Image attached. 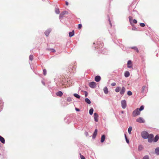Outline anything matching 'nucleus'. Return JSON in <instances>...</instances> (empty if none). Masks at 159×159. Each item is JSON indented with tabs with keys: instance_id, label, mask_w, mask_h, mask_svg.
Here are the masks:
<instances>
[{
	"instance_id": "obj_3",
	"label": "nucleus",
	"mask_w": 159,
	"mask_h": 159,
	"mask_svg": "<svg viewBox=\"0 0 159 159\" xmlns=\"http://www.w3.org/2000/svg\"><path fill=\"white\" fill-rule=\"evenodd\" d=\"M149 135L148 132L146 131H143L141 133L142 137L144 139H147Z\"/></svg>"
},
{
	"instance_id": "obj_37",
	"label": "nucleus",
	"mask_w": 159,
	"mask_h": 159,
	"mask_svg": "<svg viewBox=\"0 0 159 159\" xmlns=\"http://www.w3.org/2000/svg\"><path fill=\"white\" fill-rule=\"evenodd\" d=\"M140 25L142 27H143L145 26V25L144 23H141L140 24Z\"/></svg>"
},
{
	"instance_id": "obj_49",
	"label": "nucleus",
	"mask_w": 159,
	"mask_h": 159,
	"mask_svg": "<svg viewBox=\"0 0 159 159\" xmlns=\"http://www.w3.org/2000/svg\"><path fill=\"white\" fill-rule=\"evenodd\" d=\"M68 2H66V5H68Z\"/></svg>"
},
{
	"instance_id": "obj_29",
	"label": "nucleus",
	"mask_w": 159,
	"mask_h": 159,
	"mask_svg": "<svg viewBox=\"0 0 159 159\" xmlns=\"http://www.w3.org/2000/svg\"><path fill=\"white\" fill-rule=\"evenodd\" d=\"M125 139L126 140V141L127 143H129V140L127 138V137L126 136V135L125 134Z\"/></svg>"
},
{
	"instance_id": "obj_50",
	"label": "nucleus",
	"mask_w": 159,
	"mask_h": 159,
	"mask_svg": "<svg viewBox=\"0 0 159 159\" xmlns=\"http://www.w3.org/2000/svg\"><path fill=\"white\" fill-rule=\"evenodd\" d=\"M109 22H110V25H111V21H110V19H109Z\"/></svg>"
},
{
	"instance_id": "obj_26",
	"label": "nucleus",
	"mask_w": 159,
	"mask_h": 159,
	"mask_svg": "<svg viewBox=\"0 0 159 159\" xmlns=\"http://www.w3.org/2000/svg\"><path fill=\"white\" fill-rule=\"evenodd\" d=\"M143 149V147L142 145H140L139 146L138 149L139 151H141Z\"/></svg>"
},
{
	"instance_id": "obj_19",
	"label": "nucleus",
	"mask_w": 159,
	"mask_h": 159,
	"mask_svg": "<svg viewBox=\"0 0 159 159\" xmlns=\"http://www.w3.org/2000/svg\"><path fill=\"white\" fill-rule=\"evenodd\" d=\"M75 33V32L74 30H73L72 32H70L69 33V36L70 37H71L73 36Z\"/></svg>"
},
{
	"instance_id": "obj_13",
	"label": "nucleus",
	"mask_w": 159,
	"mask_h": 159,
	"mask_svg": "<svg viewBox=\"0 0 159 159\" xmlns=\"http://www.w3.org/2000/svg\"><path fill=\"white\" fill-rule=\"evenodd\" d=\"M97 129H95V131L93 133V135L92 136L93 139H94L96 137L97 134Z\"/></svg>"
},
{
	"instance_id": "obj_5",
	"label": "nucleus",
	"mask_w": 159,
	"mask_h": 159,
	"mask_svg": "<svg viewBox=\"0 0 159 159\" xmlns=\"http://www.w3.org/2000/svg\"><path fill=\"white\" fill-rule=\"evenodd\" d=\"M121 106L123 108L125 109L126 107V102L125 100L121 101Z\"/></svg>"
},
{
	"instance_id": "obj_38",
	"label": "nucleus",
	"mask_w": 159,
	"mask_h": 159,
	"mask_svg": "<svg viewBox=\"0 0 159 159\" xmlns=\"http://www.w3.org/2000/svg\"><path fill=\"white\" fill-rule=\"evenodd\" d=\"M62 13L64 15L65 14H67L68 13V12L66 11H64L62 12Z\"/></svg>"
},
{
	"instance_id": "obj_36",
	"label": "nucleus",
	"mask_w": 159,
	"mask_h": 159,
	"mask_svg": "<svg viewBox=\"0 0 159 159\" xmlns=\"http://www.w3.org/2000/svg\"><path fill=\"white\" fill-rule=\"evenodd\" d=\"M67 100L68 102H70L72 101L71 98L70 97H68L67 99Z\"/></svg>"
},
{
	"instance_id": "obj_23",
	"label": "nucleus",
	"mask_w": 159,
	"mask_h": 159,
	"mask_svg": "<svg viewBox=\"0 0 159 159\" xmlns=\"http://www.w3.org/2000/svg\"><path fill=\"white\" fill-rule=\"evenodd\" d=\"M93 108H90L89 110V113L90 115H92L93 114Z\"/></svg>"
},
{
	"instance_id": "obj_45",
	"label": "nucleus",
	"mask_w": 159,
	"mask_h": 159,
	"mask_svg": "<svg viewBox=\"0 0 159 159\" xmlns=\"http://www.w3.org/2000/svg\"><path fill=\"white\" fill-rule=\"evenodd\" d=\"M85 134L86 136H87L89 135L88 133L87 132H85Z\"/></svg>"
},
{
	"instance_id": "obj_24",
	"label": "nucleus",
	"mask_w": 159,
	"mask_h": 159,
	"mask_svg": "<svg viewBox=\"0 0 159 159\" xmlns=\"http://www.w3.org/2000/svg\"><path fill=\"white\" fill-rule=\"evenodd\" d=\"M132 130V128L131 126H129L128 129V132L129 134H131V132Z\"/></svg>"
},
{
	"instance_id": "obj_52",
	"label": "nucleus",
	"mask_w": 159,
	"mask_h": 159,
	"mask_svg": "<svg viewBox=\"0 0 159 159\" xmlns=\"http://www.w3.org/2000/svg\"><path fill=\"white\" fill-rule=\"evenodd\" d=\"M121 113L123 114L124 113V111H121Z\"/></svg>"
},
{
	"instance_id": "obj_48",
	"label": "nucleus",
	"mask_w": 159,
	"mask_h": 159,
	"mask_svg": "<svg viewBox=\"0 0 159 159\" xmlns=\"http://www.w3.org/2000/svg\"><path fill=\"white\" fill-rule=\"evenodd\" d=\"M75 110L77 111H80V110L79 109H78V108H75Z\"/></svg>"
},
{
	"instance_id": "obj_8",
	"label": "nucleus",
	"mask_w": 159,
	"mask_h": 159,
	"mask_svg": "<svg viewBox=\"0 0 159 159\" xmlns=\"http://www.w3.org/2000/svg\"><path fill=\"white\" fill-rule=\"evenodd\" d=\"M127 67L128 68H132V61L130 60H129L127 62Z\"/></svg>"
},
{
	"instance_id": "obj_47",
	"label": "nucleus",
	"mask_w": 159,
	"mask_h": 159,
	"mask_svg": "<svg viewBox=\"0 0 159 159\" xmlns=\"http://www.w3.org/2000/svg\"><path fill=\"white\" fill-rule=\"evenodd\" d=\"M51 50H52V52H55V50L53 49H51Z\"/></svg>"
},
{
	"instance_id": "obj_51",
	"label": "nucleus",
	"mask_w": 159,
	"mask_h": 159,
	"mask_svg": "<svg viewBox=\"0 0 159 159\" xmlns=\"http://www.w3.org/2000/svg\"><path fill=\"white\" fill-rule=\"evenodd\" d=\"M42 83H43V84L44 85H45V83H44V82H42Z\"/></svg>"
},
{
	"instance_id": "obj_20",
	"label": "nucleus",
	"mask_w": 159,
	"mask_h": 159,
	"mask_svg": "<svg viewBox=\"0 0 159 159\" xmlns=\"http://www.w3.org/2000/svg\"><path fill=\"white\" fill-rule=\"evenodd\" d=\"M155 152L157 155H159V147L155 149Z\"/></svg>"
},
{
	"instance_id": "obj_18",
	"label": "nucleus",
	"mask_w": 159,
	"mask_h": 159,
	"mask_svg": "<svg viewBox=\"0 0 159 159\" xmlns=\"http://www.w3.org/2000/svg\"><path fill=\"white\" fill-rule=\"evenodd\" d=\"M159 138V136L158 135H156L154 138L153 139V141L154 142H157Z\"/></svg>"
},
{
	"instance_id": "obj_44",
	"label": "nucleus",
	"mask_w": 159,
	"mask_h": 159,
	"mask_svg": "<svg viewBox=\"0 0 159 159\" xmlns=\"http://www.w3.org/2000/svg\"><path fill=\"white\" fill-rule=\"evenodd\" d=\"M137 28L136 27L133 28L132 29V30H137Z\"/></svg>"
},
{
	"instance_id": "obj_33",
	"label": "nucleus",
	"mask_w": 159,
	"mask_h": 159,
	"mask_svg": "<svg viewBox=\"0 0 159 159\" xmlns=\"http://www.w3.org/2000/svg\"><path fill=\"white\" fill-rule=\"evenodd\" d=\"M103 43L102 42L100 43V45L99 46V48H102L103 47Z\"/></svg>"
},
{
	"instance_id": "obj_9",
	"label": "nucleus",
	"mask_w": 159,
	"mask_h": 159,
	"mask_svg": "<svg viewBox=\"0 0 159 159\" xmlns=\"http://www.w3.org/2000/svg\"><path fill=\"white\" fill-rule=\"evenodd\" d=\"M98 114L96 113H95L94 114V120L96 122L98 121Z\"/></svg>"
},
{
	"instance_id": "obj_10",
	"label": "nucleus",
	"mask_w": 159,
	"mask_h": 159,
	"mask_svg": "<svg viewBox=\"0 0 159 159\" xmlns=\"http://www.w3.org/2000/svg\"><path fill=\"white\" fill-rule=\"evenodd\" d=\"M51 31V29H48L44 32L45 34L47 36H48L49 35V34L50 33Z\"/></svg>"
},
{
	"instance_id": "obj_14",
	"label": "nucleus",
	"mask_w": 159,
	"mask_h": 159,
	"mask_svg": "<svg viewBox=\"0 0 159 159\" xmlns=\"http://www.w3.org/2000/svg\"><path fill=\"white\" fill-rule=\"evenodd\" d=\"M104 93L106 94H107L108 93V89L107 87H105L103 89Z\"/></svg>"
},
{
	"instance_id": "obj_17",
	"label": "nucleus",
	"mask_w": 159,
	"mask_h": 159,
	"mask_svg": "<svg viewBox=\"0 0 159 159\" xmlns=\"http://www.w3.org/2000/svg\"><path fill=\"white\" fill-rule=\"evenodd\" d=\"M105 135L103 134L102 135L101 137V142L102 143H103L105 140Z\"/></svg>"
},
{
	"instance_id": "obj_15",
	"label": "nucleus",
	"mask_w": 159,
	"mask_h": 159,
	"mask_svg": "<svg viewBox=\"0 0 159 159\" xmlns=\"http://www.w3.org/2000/svg\"><path fill=\"white\" fill-rule=\"evenodd\" d=\"M0 141L2 143H5V140L4 138L1 136H0Z\"/></svg>"
},
{
	"instance_id": "obj_1",
	"label": "nucleus",
	"mask_w": 159,
	"mask_h": 159,
	"mask_svg": "<svg viewBox=\"0 0 159 159\" xmlns=\"http://www.w3.org/2000/svg\"><path fill=\"white\" fill-rule=\"evenodd\" d=\"M144 108V107L143 106H141L139 108H137L133 111L132 113L133 116L134 117H135L139 115L140 114V111L143 110Z\"/></svg>"
},
{
	"instance_id": "obj_7",
	"label": "nucleus",
	"mask_w": 159,
	"mask_h": 159,
	"mask_svg": "<svg viewBox=\"0 0 159 159\" xmlns=\"http://www.w3.org/2000/svg\"><path fill=\"white\" fill-rule=\"evenodd\" d=\"M137 122L139 123H143L145 122L144 120L142 117H139L136 120Z\"/></svg>"
},
{
	"instance_id": "obj_39",
	"label": "nucleus",
	"mask_w": 159,
	"mask_h": 159,
	"mask_svg": "<svg viewBox=\"0 0 159 159\" xmlns=\"http://www.w3.org/2000/svg\"><path fill=\"white\" fill-rule=\"evenodd\" d=\"M82 27V25L81 24H79L78 25V28L79 29H80Z\"/></svg>"
},
{
	"instance_id": "obj_42",
	"label": "nucleus",
	"mask_w": 159,
	"mask_h": 159,
	"mask_svg": "<svg viewBox=\"0 0 159 159\" xmlns=\"http://www.w3.org/2000/svg\"><path fill=\"white\" fill-rule=\"evenodd\" d=\"M64 15H63V14L62 13H61L60 15V17L62 18L63 17Z\"/></svg>"
},
{
	"instance_id": "obj_31",
	"label": "nucleus",
	"mask_w": 159,
	"mask_h": 159,
	"mask_svg": "<svg viewBox=\"0 0 159 159\" xmlns=\"http://www.w3.org/2000/svg\"><path fill=\"white\" fill-rule=\"evenodd\" d=\"M29 59L31 61H32L33 59V55H30V56H29Z\"/></svg>"
},
{
	"instance_id": "obj_27",
	"label": "nucleus",
	"mask_w": 159,
	"mask_h": 159,
	"mask_svg": "<svg viewBox=\"0 0 159 159\" xmlns=\"http://www.w3.org/2000/svg\"><path fill=\"white\" fill-rule=\"evenodd\" d=\"M55 12L57 14H59L60 13V11L59 9L58 8H56L55 10Z\"/></svg>"
},
{
	"instance_id": "obj_41",
	"label": "nucleus",
	"mask_w": 159,
	"mask_h": 159,
	"mask_svg": "<svg viewBox=\"0 0 159 159\" xmlns=\"http://www.w3.org/2000/svg\"><path fill=\"white\" fill-rule=\"evenodd\" d=\"M116 83H115V82L112 83L111 84V86H116Z\"/></svg>"
},
{
	"instance_id": "obj_28",
	"label": "nucleus",
	"mask_w": 159,
	"mask_h": 159,
	"mask_svg": "<svg viewBox=\"0 0 159 159\" xmlns=\"http://www.w3.org/2000/svg\"><path fill=\"white\" fill-rule=\"evenodd\" d=\"M146 88V86H143L142 87V88L141 92L143 93L145 91V90Z\"/></svg>"
},
{
	"instance_id": "obj_25",
	"label": "nucleus",
	"mask_w": 159,
	"mask_h": 159,
	"mask_svg": "<svg viewBox=\"0 0 159 159\" xmlns=\"http://www.w3.org/2000/svg\"><path fill=\"white\" fill-rule=\"evenodd\" d=\"M74 96L77 98H80V96L77 93L74 94Z\"/></svg>"
},
{
	"instance_id": "obj_11",
	"label": "nucleus",
	"mask_w": 159,
	"mask_h": 159,
	"mask_svg": "<svg viewBox=\"0 0 159 159\" xmlns=\"http://www.w3.org/2000/svg\"><path fill=\"white\" fill-rule=\"evenodd\" d=\"M101 80V77L99 76H96L95 78V80L96 81L98 82Z\"/></svg>"
},
{
	"instance_id": "obj_40",
	"label": "nucleus",
	"mask_w": 159,
	"mask_h": 159,
	"mask_svg": "<svg viewBox=\"0 0 159 159\" xmlns=\"http://www.w3.org/2000/svg\"><path fill=\"white\" fill-rule=\"evenodd\" d=\"M80 157L81 159H85V157L83 155L80 154Z\"/></svg>"
},
{
	"instance_id": "obj_34",
	"label": "nucleus",
	"mask_w": 159,
	"mask_h": 159,
	"mask_svg": "<svg viewBox=\"0 0 159 159\" xmlns=\"http://www.w3.org/2000/svg\"><path fill=\"white\" fill-rule=\"evenodd\" d=\"M43 74L44 75H45L47 74V71L45 69L43 70Z\"/></svg>"
},
{
	"instance_id": "obj_43",
	"label": "nucleus",
	"mask_w": 159,
	"mask_h": 159,
	"mask_svg": "<svg viewBox=\"0 0 159 159\" xmlns=\"http://www.w3.org/2000/svg\"><path fill=\"white\" fill-rule=\"evenodd\" d=\"M133 23H134V24H136L137 22V20H136L135 19H134L133 20Z\"/></svg>"
},
{
	"instance_id": "obj_46",
	"label": "nucleus",
	"mask_w": 159,
	"mask_h": 159,
	"mask_svg": "<svg viewBox=\"0 0 159 159\" xmlns=\"http://www.w3.org/2000/svg\"><path fill=\"white\" fill-rule=\"evenodd\" d=\"M129 21H130L132 19V17L131 16H129Z\"/></svg>"
},
{
	"instance_id": "obj_4",
	"label": "nucleus",
	"mask_w": 159,
	"mask_h": 159,
	"mask_svg": "<svg viewBox=\"0 0 159 159\" xmlns=\"http://www.w3.org/2000/svg\"><path fill=\"white\" fill-rule=\"evenodd\" d=\"M154 136L152 134H149L148 136V138H147L148 140V142L150 143H151L153 141Z\"/></svg>"
},
{
	"instance_id": "obj_12",
	"label": "nucleus",
	"mask_w": 159,
	"mask_h": 159,
	"mask_svg": "<svg viewBox=\"0 0 159 159\" xmlns=\"http://www.w3.org/2000/svg\"><path fill=\"white\" fill-rule=\"evenodd\" d=\"M56 95L60 97H61L63 95V93L61 91H59L57 92L56 93Z\"/></svg>"
},
{
	"instance_id": "obj_22",
	"label": "nucleus",
	"mask_w": 159,
	"mask_h": 159,
	"mask_svg": "<svg viewBox=\"0 0 159 159\" xmlns=\"http://www.w3.org/2000/svg\"><path fill=\"white\" fill-rule=\"evenodd\" d=\"M131 48H132V49H134L137 52H139V50H138V48L136 47H132Z\"/></svg>"
},
{
	"instance_id": "obj_21",
	"label": "nucleus",
	"mask_w": 159,
	"mask_h": 159,
	"mask_svg": "<svg viewBox=\"0 0 159 159\" xmlns=\"http://www.w3.org/2000/svg\"><path fill=\"white\" fill-rule=\"evenodd\" d=\"M85 101L88 104H89L91 103V101L88 98H85Z\"/></svg>"
},
{
	"instance_id": "obj_16",
	"label": "nucleus",
	"mask_w": 159,
	"mask_h": 159,
	"mask_svg": "<svg viewBox=\"0 0 159 159\" xmlns=\"http://www.w3.org/2000/svg\"><path fill=\"white\" fill-rule=\"evenodd\" d=\"M124 75L125 77H128L130 75L128 71H126Z\"/></svg>"
},
{
	"instance_id": "obj_30",
	"label": "nucleus",
	"mask_w": 159,
	"mask_h": 159,
	"mask_svg": "<svg viewBox=\"0 0 159 159\" xmlns=\"http://www.w3.org/2000/svg\"><path fill=\"white\" fill-rule=\"evenodd\" d=\"M127 94L129 95V96H131L132 95V92L130 91H129L127 92Z\"/></svg>"
},
{
	"instance_id": "obj_2",
	"label": "nucleus",
	"mask_w": 159,
	"mask_h": 159,
	"mask_svg": "<svg viewBox=\"0 0 159 159\" xmlns=\"http://www.w3.org/2000/svg\"><path fill=\"white\" fill-rule=\"evenodd\" d=\"M121 89V87L119 86L117 87L115 89V91L116 93H118L120 91V93L121 95H123L125 93L126 90L125 88L123 86Z\"/></svg>"
},
{
	"instance_id": "obj_6",
	"label": "nucleus",
	"mask_w": 159,
	"mask_h": 159,
	"mask_svg": "<svg viewBox=\"0 0 159 159\" xmlns=\"http://www.w3.org/2000/svg\"><path fill=\"white\" fill-rule=\"evenodd\" d=\"M89 86L92 88H94L96 86V83L94 82H91L89 83Z\"/></svg>"
},
{
	"instance_id": "obj_32",
	"label": "nucleus",
	"mask_w": 159,
	"mask_h": 159,
	"mask_svg": "<svg viewBox=\"0 0 159 159\" xmlns=\"http://www.w3.org/2000/svg\"><path fill=\"white\" fill-rule=\"evenodd\" d=\"M143 159H149V157L148 155H146L143 157Z\"/></svg>"
},
{
	"instance_id": "obj_35",
	"label": "nucleus",
	"mask_w": 159,
	"mask_h": 159,
	"mask_svg": "<svg viewBox=\"0 0 159 159\" xmlns=\"http://www.w3.org/2000/svg\"><path fill=\"white\" fill-rule=\"evenodd\" d=\"M83 92H84L85 96L86 97L88 96V93L87 91H82Z\"/></svg>"
}]
</instances>
